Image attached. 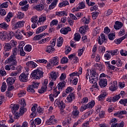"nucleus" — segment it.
Wrapping results in <instances>:
<instances>
[{"label":"nucleus","mask_w":127,"mask_h":127,"mask_svg":"<svg viewBox=\"0 0 127 127\" xmlns=\"http://www.w3.org/2000/svg\"><path fill=\"white\" fill-rule=\"evenodd\" d=\"M69 31H71V28L67 27H64V28H62L61 30H60V32L61 33H62V34H67L68 32H69Z\"/></svg>","instance_id":"a211bd4d"},{"label":"nucleus","mask_w":127,"mask_h":127,"mask_svg":"<svg viewBox=\"0 0 127 127\" xmlns=\"http://www.w3.org/2000/svg\"><path fill=\"white\" fill-rule=\"evenodd\" d=\"M116 37V34L111 33L108 35V38L110 40H114Z\"/></svg>","instance_id":"a18cd8bd"},{"label":"nucleus","mask_w":127,"mask_h":127,"mask_svg":"<svg viewBox=\"0 0 127 127\" xmlns=\"http://www.w3.org/2000/svg\"><path fill=\"white\" fill-rule=\"evenodd\" d=\"M21 107L20 108V113L22 114L23 115L25 112H26L27 109L26 108H25L24 107L26 106V103H25V99H23L21 101Z\"/></svg>","instance_id":"6e6552de"},{"label":"nucleus","mask_w":127,"mask_h":127,"mask_svg":"<svg viewBox=\"0 0 127 127\" xmlns=\"http://www.w3.org/2000/svg\"><path fill=\"white\" fill-rule=\"evenodd\" d=\"M120 98H121V96H120V95L115 96L112 97V102L115 103V102H117V101H118V100H120Z\"/></svg>","instance_id":"603ef678"},{"label":"nucleus","mask_w":127,"mask_h":127,"mask_svg":"<svg viewBox=\"0 0 127 127\" xmlns=\"http://www.w3.org/2000/svg\"><path fill=\"white\" fill-rule=\"evenodd\" d=\"M12 47H11V44L9 43H5L4 46V51L5 52H8V51H10Z\"/></svg>","instance_id":"6ab92c4d"},{"label":"nucleus","mask_w":127,"mask_h":127,"mask_svg":"<svg viewBox=\"0 0 127 127\" xmlns=\"http://www.w3.org/2000/svg\"><path fill=\"white\" fill-rule=\"evenodd\" d=\"M58 77V72H52L50 73L49 78L51 81H56V79Z\"/></svg>","instance_id":"4468645a"},{"label":"nucleus","mask_w":127,"mask_h":127,"mask_svg":"<svg viewBox=\"0 0 127 127\" xmlns=\"http://www.w3.org/2000/svg\"><path fill=\"white\" fill-rule=\"evenodd\" d=\"M47 28V25L42 26L39 27L36 31V34H38L40 33V32H42V31H44V30H45Z\"/></svg>","instance_id":"a878e982"},{"label":"nucleus","mask_w":127,"mask_h":127,"mask_svg":"<svg viewBox=\"0 0 127 127\" xmlns=\"http://www.w3.org/2000/svg\"><path fill=\"white\" fill-rule=\"evenodd\" d=\"M24 14L21 12H18L17 14V18H19V19H22V18L24 17Z\"/></svg>","instance_id":"0e129e2a"},{"label":"nucleus","mask_w":127,"mask_h":127,"mask_svg":"<svg viewBox=\"0 0 127 127\" xmlns=\"http://www.w3.org/2000/svg\"><path fill=\"white\" fill-rule=\"evenodd\" d=\"M57 124V120L54 119L53 120H52L51 122H49L48 123H47V125L48 126L50 125H55Z\"/></svg>","instance_id":"338daca9"},{"label":"nucleus","mask_w":127,"mask_h":127,"mask_svg":"<svg viewBox=\"0 0 127 127\" xmlns=\"http://www.w3.org/2000/svg\"><path fill=\"white\" fill-rule=\"evenodd\" d=\"M8 6V2H5L1 4L0 8H6Z\"/></svg>","instance_id":"4d7b16f0"},{"label":"nucleus","mask_w":127,"mask_h":127,"mask_svg":"<svg viewBox=\"0 0 127 127\" xmlns=\"http://www.w3.org/2000/svg\"><path fill=\"white\" fill-rule=\"evenodd\" d=\"M111 86L109 87V90L114 92V91H116L118 89V83L117 81H114L112 83H111Z\"/></svg>","instance_id":"9b49d317"},{"label":"nucleus","mask_w":127,"mask_h":127,"mask_svg":"<svg viewBox=\"0 0 127 127\" xmlns=\"http://www.w3.org/2000/svg\"><path fill=\"white\" fill-rule=\"evenodd\" d=\"M99 85L101 88H105L108 85V80L106 79H101L99 82Z\"/></svg>","instance_id":"ddd939ff"},{"label":"nucleus","mask_w":127,"mask_h":127,"mask_svg":"<svg viewBox=\"0 0 127 127\" xmlns=\"http://www.w3.org/2000/svg\"><path fill=\"white\" fill-rule=\"evenodd\" d=\"M58 24V20H53L50 23V26H54V25H57Z\"/></svg>","instance_id":"864d4df0"},{"label":"nucleus","mask_w":127,"mask_h":127,"mask_svg":"<svg viewBox=\"0 0 127 127\" xmlns=\"http://www.w3.org/2000/svg\"><path fill=\"white\" fill-rule=\"evenodd\" d=\"M28 76H29V72H23L19 76V80L20 82L26 83L28 81Z\"/></svg>","instance_id":"7ed1b4c3"},{"label":"nucleus","mask_w":127,"mask_h":127,"mask_svg":"<svg viewBox=\"0 0 127 127\" xmlns=\"http://www.w3.org/2000/svg\"><path fill=\"white\" fill-rule=\"evenodd\" d=\"M55 51V49L53 47H52L51 45L48 46L46 48V52L50 53L51 54L53 53Z\"/></svg>","instance_id":"c756f323"},{"label":"nucleus","mask_w":127,"mask_h":127,"mask_svg":"<svg viewBox=\"0 0 127 127\" xmlns=\"http://www.w3.org/2000/svg\"><path fill=\"white\" fill-rule=\"evenodd\" d=\"M53 66H56L59 64V58L58 57H55L50 60Z\"/></svg>","instance_id":"2eb2a0df"},{"label":"nucleus","mask_w":127,"mask_h":127,"mask_svg":"<svg viewBox=\"0 0 127 127\" xmlns=\"http://www.w3.org/2000/svg\"><path fill=\"white\" fill-rule=\"evenodd\" d=\"M115 24L116 25H114V28L116 29V30H119V29H121V28L123 27V23L121 22L117 21L115 22Z\"/></svg>","instance_id":"412c9836"},{"label":"nucleus","mask_w":127,"mask_h":127,"mask_svg":"<svg viewBox=\"0 0 127 127\" xmlns=\"http://www.w3.org/2000/svg\"><path fill=\"white\" fill-rule=\"evenodd\" d=\"M26 66L29 67V68H36L37 67V64L34 63L33 61L28 62L26 64Z\"/></svg>","instance_id":"aec40b11"},{"label":"nucleus","mask_w":127,"mask_h":127,"mask_svg":"<svg viewBox=\"0 0 127 127\" xmlns=\"http://www.w3.org/2000/svg\"><path fill=\"white\" fill-rule=\"evenodd\" d=\"M7 84L8 86H11L13 84H14V82H15V79L13 78L12 77H8L6 79Z\"/></svg>","instance_id":"cd10ccee"},{"label":"nucleus","mask_w":127,"mask_h":127,"mask_svg":"<svg viewBox=\"0 0 127 127\" xmlns=\"http://www.w3.org/2000/svg\"><path fill=\"white\" fill-rule=\"evenodd\" d=\"M26 94V91H25V90H22L20 91V92L18 94V97H19V98H21V97H23V96H25Z\"/></svg>","instance_id":"09e8293b"},{"label":"nucleus","mask_w":127,"mask_h":127,"mask_svg":"<svg viewBox=\"0 0 127 127\" xmlns=\"http://www.w3.org/2000/svg\"><path fill=\"white\" fill-rule=\"evenodd\" d=\"M25 51H27V52H30L31 51V46L30 45H27L25 47H24Z\"/></svg>","instance_id":"3c124183"},{"label":"nucleus","mask_w":127,"mask_h":127,"mask_svg":"<svg viewBox=\"0 0 127 127\" xmlns=\"http://www.w3.org/2000/svg\"><path fill=\"white\" fill-rule=\"evenodd\" d=\"M57 2H58V0H54L53 2H52L51 4L49 5V9H53V8H54V7L56 6Z\"/></svg>","instance_id":"473e14b6"},{"label":"nucleus","mask_w":127,"mask_h":127,"mask_svg":"<svg viewBox=\"0 0 127 127\" xmlns=\"http://www.w3.org/2000/svg\"><path fill=\"white\" fill-rule=\"evenodd\" d=\"M45 35H46V34L45 33L40 34V35H37L34 37L33 40H40V39H42V38H43V37L45 36Z\"/></svg>","instance_id":"5701e85b"},{"label":"nucleus","mask_w":127,"mask_h":127,"mask_svg":"<svg viewBox=\"0 0 127 127\" xmlns=\"http://www.w3.org/2000/svg\"><path fill=\"white\" fill-rule=\"evenodd\" d=\"M95 101L94 100H92L91 102L88 103L87 104L81 106L80 109V112H83L85 110H87V109H93L95 106Z\"/></svg>","instance_id":"20e7f679"},{"label":"nucleus","mask_w":127,"mask_h":127,"mask_svg":"<svg viewBox=\"0 0 127 127\" xmlns=\"http://www.w3.org/2000/svg\"><path fill=\"white\" fill-rule=\"evenodd\" d=\"M18 109H19V105L16 104H14L13 107L11 108L12 113L14 116L15 119H17V117L19 118L18 113L16 112V111H18Z\"/></svg>","instance_id":"0eeeda50"},{"label":"nucleus","mask_w":127,"mask_h":127,"mask_svg":"<svg viewBox=\"0 0 127 127\" xmlns=\"http://www.w3.org/2000/svg\"><path fill=\"white\" fill-rule=\"evenodd\" d=\"M86 5L85 4V2H81L78 4V7L80 9H82V8H85Z\"/></svg>","instance_id":"bf43d9fd"},{"label":"nucleus","mask_w":127,"mask_h":127,"mask_svg":"<svg viewBox=\"0 0 127 127\" xmlns=\"http://www.w3.org/2000/svg\"><path fill=\"white\" fill-rule=\"evenodd\" d=\"M69 4L68 1H64L63 2H60L59 4V7H63V6H66Z\"/></svg>","instance_id":"ea45409f"},{"label":"nucleus","mask_w":127,"mask_h":127,"mask_svg":"<svg viewBox=\"0 0 127 127\" xmlns=\"http://www.w3.org/2000/svg\"><path fill=\"white\" fill-rule=\"evenodd\" d=\"M38 17L37 16H34L32 17V18H31V21L32 22H35V23H36V22H37V20H38Z\"/></svg>","instance_id":"680f3d73"},{"label":"nucleus","mask_w":127,"mask_h":127,"mask_svg":"<svg viewBox=\"0 0 127 127\" xmlns=\"http://www.w3.org/2000/svg\"><path fill=\"white\" fill-rule=\"evenodd\" d=\"M46 20V15H42L39 17L38 22H44Z\"/></svg>","instance_id":"4c0bfd02"},{"label":"nucleus","mask_w":127,"mask_h":127,"mask_svg":"<svg viewBox=\"0 0 127 127\" xmlns=\"http://www.w3.org/2000/svg\"><path fill=\"white\" fill-rule=\"evenodd\" d=\"M82 21L83 22V23L84 24H89V23L90 22V20H89V19L86 18L85 17H84L82 19Z\"/></svg>","instance_id":"052dcab7"},{"label":"nucleus","mask_w":127,"mask_h":127,"mask_svg":"<svg viewBox=\"0 0 127 127\" xmlns=\"http://www.w3.org/2000/svg\"><path fill=\"white\" fill-rule=\"evenodd\" d=\"M124 39H126V36H124L123 37H122L120 38L117 39H115L114 40V42L116 44H120L121 42H122V41L123 40H124Z\"/></svg>","instance_id":"c9c22d12"},{"label":"nucleus","mask_w":127,"mask_h":127,"mask_svg":"<svg viewBox=\"0 0 127 127\" xmlns=\"http://www.w3.org/2000/svg\"><path fill=\"white\" fill-rule=\"evenodd\" d=\"M5 64H8V63H11V65H17V61L15 59V56L14 55H11L5 61Z\"/></svg>","instance_id":"39448f33"},{"label":"nucleus","mask_w":127,"mask_h":127,"mask_svg":"<svg viewBox=\"0 0 127 127\" xmlns=\"http://www.w3.org/2000/svg\"><path fill=\"white\" fill-rule=\"evenodd\" d=\"M6 90V83L5 82H3L2 83V86L1 87V91L3 93L4 92H5V90Z\"/></svg>","instance_id":"79ce46f5"},{"label":"nucleus","mask_w":127,"mask_h":127,"mask_svg":"<svg viewBox=\"0 0 127 127\" xmlns=\"http://www.w3.org/2000/svg\"><path fill=\"white\" fill-rule=\"evenodd\" d=\"M11 17H12V13L9 12L7 16L5 18V21H6V22H9Z\"/></svg>","instance_id":"58836bf2"},{"label":"nucleus","mask_w":127,"mask_h":127,"mask_svg":"<svg viewBox=\"0 0 127 127\" xmlns=\"http://www.w3.org/2000/svg\"><path fill=\"white\" fill-rule=\"evenodd\" d=\"M27 91L29 93H32V94H34V93H35V90H34V88L31 85H29L27 87Z\"/></svg>","instance_id":"e433bc0d"},{"label":"nucleus","mask_w":127,"mask_h":127,"mask_svg":"<svg viewBox=\"0 0 127 127\" xmlns=\"http://www.w3.org/2000/svg\"><path fill=\"white\" fill-rule=\"evenodd\" d=\"M8 34L5 31H1L0 32V38L2 41H8Z\"/></svg>","instance_id":"1a4fd4ad"},{"label":"nucleus","mask_w":127,"mask_h":127,"mask_svg":"<svg viewBox=\"0 0 127 127\" xmlns=\"http://www.w3.org/2000/svg\"><path fill=\"white\" fill-rule=\"evenodd\" d=\"M24 31L22 30L20 32H16L15 34V38H16V39H22L23 36L22 35V34H24V35H26V34L25 33H24Z\"/></svg>","instance_id":"9d476101"},{"label":"nucleus","mask_w":127,"mask_h":127,"mask_svg":"<svg viewBox=\"0 0 127 127\" xmlns=\"http://www.w3.org/2000/svg\"><path fill=\"white\" fill-rule=\"evenodd\" d=\"M57 105L58 106L59 108L60 109V110H64L65 109V103L63 102V101H58L57 103Z\"/></svg>","instance_id":"393cba45"},{"label":"nucleus","mask_w":127,"mask_h":127,"mask_svg":"<svg viewBox=\"0 0 127 127\" xmlns=\"http://www.w3.org/2000/svg\"><path fill=\"white\" fill-rule=\"evenodd\" d=\"M98 78L99 75L97 73V72L94 69L91 70L89 82L91 84H94L92 86L93 89H99V86H98V83H97Z\"/></svg>","instance_id":"f257e3e1"},{"label":"nucleus","mask_w":127,"mask_h":127,"mask_svg":"<svg viewBox=\"0 0 127 127\" xmlns=\"http://www.w3.org/2000/svg\"><path fill=\"white\" fill-rule=\"evenodd\" d=\"M89 30V26L84 25L81 27L79 29V32L81 34H85L86 31H88Z\"/></svg>","instance_id":"f3484780"},{"label":"nucleus","mask_w":127,"mask_h":127,"mask_svg":"<svg viewBox=\"0 0 127 127\" xmlns=\"http://www.w3.org/2000/svg\"><path fill=\"white\" fill-rule=\"evenodd\" d=\"M71 115L73 119H77V118H79L80 112L78 110H73Z\"/></svg>","instance_id":"bb28decb"},{"label":"nucleus","mask_w":127,"mask_h":127,"mask_svg":"<svg viewBox=\"0 0 127 127\" xmlns=\"http://www.w3.org/2000/svg\"><path fill=\"white\" fill-rule=\"evenodd\" d=\"M65 86H66V81L62 80L61 82L59 83L58 84V89L59 90L58 91V92L62 91V89H63V88H65Z\"/></svg>","instance_id":"dca6fc26"},{"label":"nucleus","mask_w":127,"mask_h":127,"mask_svg":"<svg viewBox=\"0 0 127 127\" xmlns=\"http://www.w3.org/2000/svg\"><path fill=\"white\" fill-rule=\"evenodd\" d=\"M44 72L42 71V68L39 67L37 69L34 70L30 75V78L34 79V80H39L43 77Z\"/></svg>","instance_id":"f03ea898"},{"label":"nucleus","mask_w":127,"mask_h":127,"mask_svg":"<svg viewBox=\"0 0 127 127\" xmlns=\"http://www.w3.org/2000/svg\"><path fill=\"white\" fill-rule=\"evenodd\" d=\"M94 66L95 67L96 69L99 70V71H101V70H102V68H103L102 66V64H94Z\"/></svg>","instance_id":"6e6d98bb"},{"label":"nucleus","mask_w":127,"mask_h":127,"mask_svg":"<svg viewBox=\"0 0 127 127\" xmlns=\"http://www.w3.org/2000/svg\"><path fill=\"white\" fill-rule=\"evenodd\" d=\"M123 115H127V111H126V110L118 111L116 113L114 114L115 117H117L118 116H122Z\"/></svg>","instance_id":"f704fd0d"},{"label":"nucleus","mask_w":127,"mask_h":127,"mask_svg":"<svg viewBox=\"0 0 127 127\" xmlns=\"http://www.w3.org/2000/svg\"><path fill=\"white\" fill-rule=\"evenodd\" d=\"M107 96L108 93L106 92H103L98 96V101H104L105 97H107Z\"/></svg>","instance_id":"c85d7f7f"},{"label":"nucleus","mask_w":127,"mask_h":127,"mask_svg":"<svg viewBox=\"0 0 127 127\" xmlns=\"http://www.w3.org/2000/svg\"><path fill=\"white\" fill-rule=\"evenodd\" d=\"M113 10L112 9H109L107 11L105 12V14L106 16H109L113 13Z\"/></svg>","instance_id":"13d9d810"},{"label":"nucleus","mask_w":127,"mask_h":127,"mask_svg":"<svg viewBox=\"0 0 127 127\" xmlns=\"http://www.w3.org/2000/svg\"><path fill=\"white\" fill-rule=\"evenodd\" d=\"M57 44L58 47H61V46H62L63 44V38L62 37H60L57 40Z\"/></svg>","instance_id":"72a5a7b5"},{"label":"nucleus","mask_w":127,"mask_h":127,"mask_svg":"<svg viewBox=\"0 0 127 127\" xmlns=\"http://www.w3.org/2000/svg\"><path fill=\"white\" fill-rule=\"evenodd\" d=\"M47 84H48V79H45L42 84L41 89L39 90L40 94H43L47 90Z\"/></svg>","instance_id":"423d86ee"},{"label":"nucleus","mask_w":127,"mask_h":127,"mask_svg":"<svg viewBox=\"0 0 127 127\" xmlns=\"http://www.w3.org/2000/svg\"><path fill=\"white\" fill-rule=\"evenodd\" d=\"M31 86L33 87L34 89H38V87L39 86V83L33 82L32 84L31 85Z\"/></svg>","instance_id":"8fccbe9b"},{"label":"nucleus","mask_w":127,"mask_h":127,"mask_svg":"<svg viewBox=\"0 0 127 127\" xmlns=\"http://www.w3.org/2000/svg\"><path fill=\"white\" fill-rule=\"evenodd\" d=\"M84 49H85V48H82V49H80L78 51V56L80 57L82 56L83 55V53H84Z\"/></svg>","instance_id":"69168bd1"},{"label":"nucleus","mask_w":127,"mask_h":127,"mask_svg":"<svg viewBox=\"0 0 127 127\" xmlns=\"http://www.w3.org/2000/svg\"><path fill=\"white\" fill-rule=\"evenodd\" d=\"M31 111L32 113L31 114V116H32L33 118H35V117H36V112L35 111H36V109L35 108V106H33L32 107Z\"/></svg>","instance_id":"a19ab883"},{"label":"nucleus","mask_w":127,"mask_h":127,"mask_svg":"<svg viewBox=\"0 0 127 127\" xmlns=\"http://www.w3.org/2000/svg\"><path fill=\"white\" fill-rule=\"evenodd\" d=\"M34 8L38 11H42L44 9V5L43 4H37L34 7Z\"/></svg>","instance_id":"b1692460"},{"label":"nucleus","mask_w":127,"mask_h":127,"mask_svg":"<svg viewBox=\"0 0 127 127\" xmlns=\"http://www.w3.org/2000/svg\"><path fill=\"white\" fill-rule=\"evenodd\" d=\"M66 79V74L62 73L60 77V81H64Z\"/></svg>","instance_id":"774afa93"},{"label":"nucleus","mask_w":127,"mask_h":127,"mask_svg":"<svg viewBox=\"0 0 127 127\" xmlns=\"http://www.w3.org/2000/svg\"><path fill=\"white\" fill-rule=\"evenodd\" d=\"M100 31V30L99 27H97L96 28H95L93 33V36H97V34L99 33Z\"/></svg>","instance_id":"c03bdc74"},{"label":"nucleus","mask_w":127,"mask_h":127,"mask_svg":"<svg viewBox=\"0 0 127 127\" xmlns=\"http://www.w3.org/2000/svg\"><path fill=\"white\" fill-rule=\"evenodd\" d=\"M13 36H15V34H14V32L11 31L9 32V33L8 34V41H9Z\"/></svg>","instance_id":"37998d69"},{"label":"nucleus","mask_w":127,"mask_h":127,"mask_svg":"<svg viewBox=\"0 0 127 127\" xmlns=\"http://www.w3.org/2000/svg\"><path fill=\"white\" fill-rule=\"evenodd\" d=\"M75 99V93H71L67 96L66 100L68 103H71Z\"/></svg>","instance_id":"4be33fe9"},{"label":"nucleus","mask_w":127,"mask_h":127,"mask_svg":"<svg viewBox=\"0 0 127 127\" xmlns=\"http://www.w3.org/2000/svg\"><path fill=\"white\" fill-rule=\"evenodd\" d=\"M99 15V12L95 11L92 13V16L93 19H96Z\"/></svg>","instance_id":"5fc2aeb1"},{"label":"nucleus","mask_w":127,"mask_h":127,"mask_svg":"<svg viewBox=\"0 0 127 127\" xmlns=\"http://www.w3.org/2000/svg\"><path fill=\"white\" fill-rule=\"evenodd\" d=\"M74 40L76 41H79L80 39H81V36H80V34L79 33H75L74 34Z\"/></svg>","instance_id":"49530a36"},{"label":"nucleus","mask_w":127,"mask_h":127,"mask_svg":"<svg viewBox=\"0 0 127 127\" xmlns=\"http://www.w3.org/2000/svg\"><path fill=\"white\" fill-rule=\"evenodd\" d=\"M59 94H60V91H57L56 89H55L54 94H51L49 95V99L51 102H53L54 101V97H55V98H56V97H57V96H58Z\"/></svg>","instance_id":"f8f14e48"},{"label":"nucleus","mask_w":127,"mask_h":127,"mask_svg":"<svg viewBox=\"0 0 127 127\" xmlns=\"http://www.w3.org/2000/svg\"><path fill=\"white\" fill-rule=\"evenodd\" d=\"M56 15H57V16H59L60 17H61V16H64V15L67 16V13L66 11H58L56 12Z\"/></svg>","instance_id":"7c9ffc66"},{"label":"nucleus","mask_w":127,"mask_h":127,"mask_svg":"<svg viewBox=\"0 0 127 127\" xmlns=\"http://www.w3.org/2000/svg\"><path fill=\"white\" fill-rule=\"evenodd\" d=\"M6 14V11L4 9H0V15L1 16H4Z\"/></svg>","instance_id":"e2e57ef3"},{"label":"nucleus","mask_w":127,"mask_h":127,"mask_svg":"<svg viewBox=\"0 0 127 127\" xmlns=\"http://www.w3.org/2000/svg\"><path fill=\"white\" fill-rule=\"evenodd\" d=\"M68 61H69V60H68V58H67V57H63L61 59L62 64H66V63H68Z\"/></svg>","instance_id":"de8ad7c7"},{"label":"nucleus","mask_w":127,"mask_h":127,"mask_svg":"<svg viewBox=\"0 0 127 127\" xmlns=\"http://www.w3.org/2000/svg\"><path fill=\"white\" fill-rule=\"evenodd\" d=\"M8 26H9V25L5 22L0 24V28H2V29H4V30H7V28H8Z\"/></svg>","instance_id":"2f4dec72"}]
</instances>
